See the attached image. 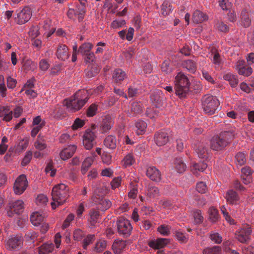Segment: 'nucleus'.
Instances as JSON below:
<instances>
[{
    "label": "nucleus",
    "instance_id": "c9c22d12",
    "mask_svg": "<svg viewBox=\"0 0 254 254\" xmlns=\"http://www.w3.org/2000/svg\"><path fill=\"white\" fill-rule=\"evenodd\" d=\"M93 45L89 42H85L83 43L79 47L78 52L81 54L82 56L87 54L91 52V49L93 48Z\"/></svg>",
    "mask_w": 254,
    "mask_h": 254
},
{
    "label": "nucleus",
    "instance_id": "79ce46f5",
    "mask_svg": "<svg viewBox=\"0 0 254 254\" xmlns=\"http://www.w3.org/2000/svg\"><path fill=\"white\" fill-rule=\"evenodd\" d=\"M209 218L213 222H215L218 220L219 218V215L218 214V210L213 207H210L209 209Z\"/></svg>",
    "mask_w": 254,
    "mask_h": 254
},
{
    "label": "nucleus",
    "instance_id": "052dcab7",
    "mask_svg": "<svg viewBox=\"0 0 254 254\" xmlns=\"http://www.w3.org/2000/svg\"><path fill=\"white\" fill-rule=\"evenodd\" d=\"M193 217L195 223L197 224H200L203 222V217L201 215V212L200 210H196L194 212Z\"/></svg>",
    "mask_w": 254,
    "mask_h": 254
},
{
    "label": "nucleus",
    "instance_id": "bf43d9fd",
    "mask_svg": "<svg viewBox=\"0 0 254 254\" xmlns=\"http://www.w3.org/2000/svg\"><path fill=\"white\" fill-rule=\"evenodd\" d=\"M95 236L94 235H89L83 240V249L86 250L89 245L93 242L94 240Z\"/></svg>",
    "mask_w": 254,
    "mask_h": 254
},
{
    "label": "nucleus",
    "instance_id": "e2e57ef3",
    "mask_svg": "<svg viewBox=\"0 0 254 254\" xmlns=\"http://www.w3.org/2000/svg\"><path fill=\"white\" fill-rule=\"evenodd\" d=\"M23 66L24 69L27 70H34L36 67L35 64L30 60L23 62Z\"/></svg>",
    "mask_w": 254,
    "mask_h": 254
},
{
    "label": "nucleus",
    "instance_id": "412c9836",
    "mask_svg": "<svg viewBox=\"0 0 254 254\" xmlns=\"http://www.w3.org/2000/svg\"><path fill=\"white\" fill-rule=\"evenodd\" d=\"M208 18V16L205 13L196 10L192 14V21L194 23L198 24L206 21Z\"/></svg>",
    "mask_w": 254,
    "mask_h": 254
},
{
    "label": "nucleus",
    "instance_id": "7c9ffc66",
    "mask_svg": "<svg viewBox=\"0 0 254 254\" xmlns=\"http://www.w3.org/2000/svg\"><path fill=\"white\" fill-rule=\"evenodd\" d=\"M126 77V72L120 68L115 69L113 73V78L116 83L123 81Z\"/></svg>",
    "mask_w": 254,
    "mask_h": 254
},
{
    "label": "nucleus",
    "instance_id": "2f4dec72",
    "mask_svg": "<svg viewBox=\"0 0 254 254\" xmlns=\"http://www.w3.org/2000/svg\"><path fill=\"white\" fill-rule=\"evenodd\" d=\"M223 79L228 81L232 87H236L239 82L237 76L231 73H225L223 75Z\"/></svg>",
    "mask_w": 254,
    "mask_h": 254
},
{
    "label": "nucleus",
    "instance_id": "aec40b11",
    "mask_svg": "<svg viewBox=\"0 0 254 254\" xmlns=\"http://www.w3.org/2000/svg\"><path fill=\"white\" fill-rule=\"evenodd\" d=\"M56 56L58 59L62 61H65L69 56L68 49L65 45H60L58 46Z\"/></svg>",
    "mask_w": 254,
    "mask_h": 254
},
{
    "label": "nucleus",
    "instance_id": "a211bd4d",
    "mask_svg": "<svg viewBox=\"0 0 254 254\" xmlns=\"http://www.w3.org/2000/svg\"><path fill=\"white\" fill-rule=\"evenodd\" d=\"M76 146L74 145H68L64 148L60 153V157L62 160H66L71 157L76 150Z\"/></svg>",
    "mask_w": 254,
    "mask_h": 254
},
{
    "label": "nucleus",
    "instance_id": "39448f33",
    "mask_svg": "<svg viewBox=\"0 0 254 254\" xmlns=\"http://www.w3.org/2000/svg\"><path fill=\"white\" fill-rule=\"evenodd\" d=\"M220 103L216 97L206 95L202 98V106L204 112L212 115L219 110Z\"/></svg>",
    "mask_w": 254,
    "mask_h": 254
},
{
    "label": "nucleus",
    "instance_id": "5fc2aeb1",
    "mask_svg": "<svg viewBox=\"0 0 254 254\" xmlns=\"http://www.w3.org/2000/svg\"><path fill=\"white\" fill-rule=\"evenodd\" d=\"M53 113L54 117L58 119L63 118L64 116V111L63 108L57 106L54 110Z\"/></svg>",
    "mask_w": 254,
    "mask_h": 254
},
{
    "label": "nucleus",
    "instance_id": "393cba45",
    "mask_svg": "<svg viewBox=\"0 0 254 254\" xmlns=\"http://www.w3.org/2000/svg\"><path fill=\"white\" fill-rule=\"evenodd\" d=\"M227 201L230 204H237L239 201V196L237 193L233 190H229L225 196Z\"/></svg>",
    "mask_w": 254,
    "mask_h": 254
},
{
    "label": "nucleus",
    "instance_id": "a18cd8bd",
    "mask_svg": "<svg viewBox=\"0 0 254 254\" xmlns=\"http://www.w3.org/2000/svg\"><path fill=\"white\" fill-rule=\"evenodd\" d=\"M221 249L219 246L207 248L203 251V254H221Z\"/></svg>",
    "mask_w": 254,
    "mask_h": 254
},
{
    "label": "nucleus",
    "instance_id": "7ed1b4c3",
    "mask_svg": "<svg viewBox=\"0 0 254 254\" xmlns=\"http://www.w3.org/2000/svg\"><path fill=\"white\" fill-rule=\"evenodd\" d=\"M69 188L64 184H60L53 187L52 191L53 201L51 204L53 209L63 204L68 198Z\"/></svg>",
    "mask_w": 254,
    "mask_h": 254
},
{
    "label": "nucleus",
    "instance_id": "e433bc0d",
    "mask_svg": "<svg viewBox=\"0 0 254 254\" xmlns=\"http://www.w3.org/2000/svg\"><path fill=\"white\" fill-rule=\"evenodd\" d=\"M175 168L179 173L184 172L186 168V165L181 158H176L174 162Z\"/></svg>",
    "mask_w": 254,
    "mask_h": 254
},
{
    "label": "nucleus",
    "instance_id": "f8f14e48",
    "mask_svg": "<svg viewBox=\"0 0 254 254\" xmlns=\"http://www.w3.org/2000/svg\"><path fill=\"white\" fill-rule=\"evenodd\" d=\"M23 239L21 237H12L6 241L5 247L9 251L18 250L21 247Z\"/></svg>",
    "mask_w": 254,
    "mask_h": 254
},
{
    "label": "nucleus",
    "instance_id": "bb28decb",
    "mask_svg": "<svg viewBox=\"0 0 254 254\" xmlns=\"http://www.w3.org/2000/svg\"><path fill=\"white\" fill-rule=\"evenodd\" d=\"M3 117V120L8 122L12 119V112L8 107L0 106V117Z\"/></svg>",
    "mask_w": 254,
    "mask_h": 254
},
{
    "label": "nucleus",
    "instance_id": "a878e982",
    "mask_svg": "<svg viewBox=\"0 0 254 254\" xmlns=\"http://www.w3.org/2000/svg\"><path fill=\"white\" fill-rule=\"evenodd\" d=\"M95 157H96V155L94 153L92 156L88 157L84 160L82 164L81 169V172L83 175L86 173L89 168L93 163Z\"/></svg>",
    "mask_w": 254,
    "mask_h": 254
},
{
    "label": "nucleus",
    "instance_id": "dca6fc26",
    "mask_svg": "<svg viewBox=\"0 0 254 254\" xmlns=\"http://www.w3.org/2000/svg\"><path fill=\"white\" fill-rule=\"evenodd\" d=\"M94 201L98 205V208L101 211H106L112 205L111 201L105 197H97L94 198Z\"/></svg>",
    "mask_w": 254,
    "mask_h": 254
},
{
    "label": "nucleus",
    "instance_id": "c03bdc74",
    "mask_svg": "<svg viewBox=\"0 0 254 254\" xmlns=\"http://www.w3.org/2000/svg\"><path fill=\"white\" fill-rule=\"evenodd\" d=\"M98 105L96 103L92 104L86 110V115L88 117L94 116L98 110Z\"/></svg>",
    "mask_w": 254,
    "mask_h": 254
},
{
    "label": "nucleus",
    "instance_id": "8fccbe9b",
    "mask_svg": "<svg viewBox=\"0 0 254 254\" xmlns=\"http://www.w3.org/2000/svg\"><path fill=\"white\" fill-rule=\"evenodd\" d=\"M215 26L218 30L223 32H227L229 30V26L221 21H217Z\"/></svg>",
    "mask_w": 254,
    "mask_h": 254
},
{
    "label": "nucleus",
    "instance_id": "6ab92c4d",
    "mask_svg": "<svg viewBox=\"0 0 254 254\" xmlns=\"http://www.w3.org/2000/svg\"><path fill=\"white\" fill-rule=\"evenodd\" d=\"M46 217V215L45 213L35 212L31 215L30 221L33 225L39 226L44 222Z\"/></svg>",
    "mask_w": 254,
    "mask_h": 254
},
{
    "label": "nucleus",
    "instance_id": "20e7f679",
    "mask_svg": "<svg viewBox=\"0 0 254 254\" xmlns=\"http://www.w3.org/2000/svg\"><path fill=\"white\" fill-rule=\"evenodd\" d=\"M174 84L176 95L180 98L186 97L190 90L189 77L182 72H178L175 77Z\"/></svg>",
    "mask_w": 254,
    "mask_h": 254
},
{
    "label": "nucleus",
    "instance_id": "4c0bfd02",
    "mask_svg": "<svg viewBox=\"0 0 254 254\" xmlns=\"http://www.w3.org/2000/svg\"><path fill=\"white\" fill-rule=\"evenodd\" d=\"M54 248L53 244H44L42 245L39 250V254H48L51 253Z\"/></svg>",
    "mask_w": 254,
    "mask_h": 254
},
{
    "label": "nucleus",
    "instance_id": "774afa93",
    "mask_svg": "<svg viewBox=\"0 0 254 254\" xmlns=\"http://www.w3.org/2000/svg\"><path fill=\"white\" fill-rule=\"evenodd\" d=\"M50 67L48 61L46 59H42L39 62V68L42 71H46Z\"/></svg>",
    "mask_w": 254,
    "mask_h": 254
},
{
    "label": "nucleus",
    "instance_id": "2eb2a0df",
    "mask_svg": "<svg viewBox=\"0 0 254 254\" xmlns=\"http://www.w3.org/2000/svg\"><path fill=\"white\" fill-rule=\"evenodd\" d=\"M150 100L154 106L156 108H159L162 105L163 102V93L159 89L153 90L150 95Z\"/></svg>",
    "mask_w": 254,
    "mask_h": 254
},
{
    "label": "nucleus",
    "instance_id": "0eeeda50",
    "mask_svg": "<svg viewBox=\"0 0 254 254\" xmlns=\"http://www.w3.org/2000/svg\"><path fill=\"white\" fill-rule=\"evenodd\" d=\"M95 129V125H93L91 128L87 129L83 135V144L86 149H91L95 144L96 135L93 131Z\"/></svg>",
    "mask_w": 254,
    "mask_h": 254
},
{
    "label": "nucleus",
    "instance_id": "37998d69",
    "mask_svg": "<svg viewBox=\"0 0 254 254\" xmlns=\"http://www.w3.org/2000/svg\"><path fill=\"white\" fill-rule=\"evenodd\" d=\"M135 162V160L131 154H128L124 158L122 161V164L124 167L127 168L132 165Z\"/></svg>",
    "mask_w": 254,
    "mask_h": 254
},
{
    "label": "nucleus",
    "instance_id": "49530a36",
    "mask_svg": "<svg viewBox=\"0 0 254 254\" xmlns=\"http://www.w3.org/2000/svg\"><path fill=\"white\" fill-rule=\"evenodd\" d=\"M99 72V69L96 65H93L86 70V75L88 78L96 76Z\"/></svg>",
    "mask_w": 254,
    "mask_h": 254
},
{
    "label": "nucleus",
    "instance_id": "4d7b16f0",
    "mask_svg": "<svg viewBox=\"0 0 254 254\" xmlns=\"http://www.w3.org/2000/svg\"><path fill=\"white\" fill-rule=\"evenodd\" d=\"M170 60H165L161 64L162 71L166 73L170 72L171 71V67L170 66Z\"/></svg>",
    "mask_w": 254,
    "mask_h": 254
},
{
    "label": "nucleus",
    "instance_id": "ddd939ff",
    "mask_svg": "<svg viewBox=\"0 0 254 254\" xmlns=\"http://www.w3.org/2000/svg\"><path fill=\"white\" fill-rule=\"evenodd\" d=\"M146 175L151 181L155 182H160L162 179L160 171L154 166H150L146 169Z\"/></svg>",
    "mask_w": 254,
    "mask_h": 254
},
{
    "label": "nucleus",
    "instance_id": "cd10ccee",
    "mask_svg": "<svg viewBox=\"0 0 254 254\" xmlns=\"http://www.w3.org/2000/svg\"><path fill=\"white\" fill-rule=\"evenodd\" d=\"M142 112V104L140 102H134L132 103L130 112L129 113L130 116H135L140 114Z\"/></svg>",
    "mask_w": 254,
    "mask_h": 254
},
{
    "label": "nucleus",
    "instance_id": "864d4df0",
    "mask_svg": "<svg viewBox=\"0 0 254 254\" xmlns=\"http://www.w3.org/2000/svg\"><path fill=\"white\" fill-rule=\"evenodd\" d=\"M47 197L43 194L38 195L36 199V203L38 205L45 206L47 204Z\"/></svg>",
    "mask_w": 254,
    "mask_h": 254
},
{
    "label": "nucleus",
    "instance_id": "13d9d810",
    "mask_svg": "<svg viewBox=\"0 0 254 254\" xmlns=\"http://www.w3.org/2000/svg\"><path fill=\"white\" fill-rule=\"evenodd\" d=\"M126 24L124 20H115L111 23V27L113 29H119L122 27Z\"/></svg>",
    "mask_w": 254,
    "mask_h": 254
},
{
    "label": "nucleus",
    "instance_id": "de8ad7c7",
    "mask_svg": "<svg viewBox=\"0 0 254 254\" xmlns=\"http://www.w3.org/2000/svg\"><path fill=\"white\" fill-rule=\"evenodd\" d=\"M147 125L145 122L142 121H139L136 123L135 127L136 128V133L137 134H142L144 133L146 127Z\"/></svg>",
    "mask_w": 254,
    "mask_h": 254
},
{
    "label": "nucleus",
    "instance_id": "603ef678",
    "mask_svg": "<svg viewBox=\"0 0 254 254\" xmlns=\"http://www.w3.org/2000/svg\"><path fill=\"white\" fill-rule=\"evenodd\" d=\"M235 157L236 164L238 165H243L246 162V155L243 153H238Z\"/></svg>",
    "mask_w": 254,
    "mask_h": 254
},
{
    "label": "nucleus",
    "instance_id": "4be33fe9",
    "mask_svg": "<svg viewBox=\"0 0 254 254\" xmlns=\"http://www.w3.org/2000/svg\"><path fill=\"white\" fill-rule=\"evenodd\" d=\"M168 243V240L165 238H158L149 241L148 245L149 246L154 249H159L163 248Z\"/></svg>",
    "mask_w": 254,
    "mask_h": 254
},
{
    "label": "nucleus",
    "instance_id": "f704fd0d",
    "mask_svg": "<svg viewBox=\"0 0 254 254\" xmlns=\"http://www.w3.org/2000/svg\"><path fill=\"white\" fill-rule=\"evenodd\" d=\"M86 4H81L77 6L76 8L75 9V15L78 16V19L79 21H82L86 13Z\"/></svg>",
    "mask_w": 254,
    "mask_h": 254
},
{
    "label": "nucleus",
    "instance_id": "f3484780",
    "mask_svg": "<svg viewBox=\"0 0 254 254\" xmlns=\"http://www.w3.org/2000/svg\"><path fill=\"white\" fill-rule=\"evenodd\" d=\"M154 139L158 146L164 145L169 141L168 133L164 130L160 131L155 134Z\"/></svg>",
    "mask_w": 254,
    "mask_h": 254
},
{
    "label": "nucleus",
    "instance_id": "4468645a",
    "mask_svg": "<svg viewBox=\"0 0 254 254\" xmlns=\"http://www.w3.org/2000/svg\"><path fill=\"white\" fill-rule=\"evenodd\" d=\"M251 11L249 5L243 8L241 13V23L244 27H248L251 23Z\"/></svg>",
    "mask_w": 254,
    "mask_h": 254
},
{
    "label": "nucleus",
    "instance_id": "c85d7f7f",
    "mask_svg": "<svg viewBox=\"0 0 254 254\" xmlns=\"http://www.w3.org/2000/svg\"><path fill=\"white\" fill-rule=\"evenodd\" d=\"M89 215V218L88 219V221L90 223V225L91 227L94 226L98 221L100 217V213L98 210L92 209L90 210Z\"/></svg>",
    "mask_w": 254,
    "mask_h": 254
},
{
    "label": "nucleus",
    "instance_id": "c756f323",
    "mask_svg": "<svg viewBox=\"0 0 254 254\" xmlns=\"http://www.w3.org/2000/svg\"><path fill=\"white\" fill-rule=\"evenodd\" d=\"M126 247V243L124 241H117L112 245V249L115 254H121Z\"/></svg>",
    "mask_w": 254,
    "mask_h": 254
},
{
    "label": "nucleus",
    "instance_id": "f03ea898",
    "mask_svg": "<svg viewBox=\"0 0 254 254\" xmlns=\"http://www.w3.org/2000/svg\"><path fill=\"white\" fill-rule=\"evenodd\" d=\"M90 96L86 90H79L76 92L71 99H65L64 105L71 112L79 110L87 102Z\"/></svg>",
    "mask_w": 254,
    "mask_h": 254
},
{
    "label": "nucleus",
    "instance_id": "72a5a7b5",
    "mask_svg": "<svg viewBox=\"0 0 254 254\" xmlns=\"http://www.w3.org/2000/svg\"><path fill=\"white\" fill-rule=\"evenodd\" d=\"M182 65L184 68H186L190 73H194L196 71V64L192 60L185 61L182 64Z\"/></svg>",
    "mask_w": 254,
    "mask_h": 254
},
{
    "label": "nucleus",
    "instance_id": "9b49d317",
    "mask_svg": "<svg viewBox=\"0 0 254 254\" xmlns=\"http://www.w3.org/2000/svg\"><path fill=\"white\" fill-rule=\"evenodd\" d=\"M16 22L18 24H23L28 22L32 15L31 8L24 7L22 9L17 11Z\"/></svg>",
    "mask_w": 254,
    "mask_h": 254
},
{
    "label": "nucleus",
    "instance_id": "f257e3e1",
    "mask_svg": "<svg viewBox=\"0 0 254 254\" xmlns=\"http://www.w3.org/2000/svg\"><path fill=\"white\" fill-rule=\"evenodd\" d=\"M238 134V130L231 127L228 130L222 131L219 135L214 136L210 142L211 149L220 151L225 148Z\"/></svg>",
    "mask_w": 254,
    "mask_h": 254
},
{
    "label": "nucleus",
    "instance_id": "58836bf2",
    "mask_svg": "<svg viewBox=\"0 0 254 254\" xmlns=\"http://www.w3.org/2000/svg\"><path fill=\"white\" fill-rule=\"evenodd\" d=\"M147 194L150 198H154L160 195L159 189L155 186H149L147 190Z\"/></svg>",
    "mask_w": 254,
    "mask_h": 254
},
{
    "label": "nucleus",
    "instance_id": "473e14b6",
    "mask_svg": "<svg viewBox=\"0 0 254 254\" xmlns=\"http://www.w3.org/2000/svg\"><path fill=\"white\" fill-rule=\"evenodd\" d=\"M104 144L107 148L114 149L116 148L117 146V139L115 136L109 135L105 138Z\"/></svg>",
    "mask_w": 254,
    "mask_h": 254
},
{
    "label": "nucleus",
    "instance_id": "a19ab883",
    "mask_svg": "<svg viewBox=\"0 0 254 254\" xmlns=\"http://www.w3.org/2000/svg\"><path fill=\"white\" fill-rule=\"evenodd\" d=\"M207 165L204 162H200L197 164H194L191 167V171L193 173L197 174V171L199 172L204 171L207 168Z\"/></svg>",
    "mask_w": 254,
    "mask_h": 254
},
{
    "label": "nucleus",
    "instance_id": "69168bd1",
    "mask_svg": "<svg viewBox=\"0 0 254 254\" xmlns=\"http://www.w3.org/2000/svg\"><path fill=\"white\" fill-rule=\"evenodd\" d=\"M210 239L216 244H220L222 242V237L218 233H213L210 235Z\"/></svg>",
    "mask_w": 254,
    "mask_h": 254
},
{
    "label": "nucleus",
    "instance_id": "9d476101",
    "mask_svg": "<svg viewBox=\"0 0 254 254\" xmlns=\"http://www.w3.org/2000/svg\"><path fill=\"white\" fill-rule=\"evenodd\" d=\"M252 232L251 227L249 225H244L239 231H236V238L241 243H246L250 239Z\"/></svg>",
    "mask_w": 254,
    "mask_h": 254
},
{
    "label": "nucleus",
    "instance_id": "09e8293b",
    "mask_svg": "<svg viewBox=\"0 0 254 254\" xmlns=\"http://www.w3.org/2000/svg\"><path fill=\"white\" fill-rule=\"evenodd\" d=\"M171 12V6L168 1H164L161 5V12L163 16L169 14Z\"/></svg>",
    "mask_w": 254,
    "mask_h": 254
},
{
    "label": "nucleus",
    "instance_id": "3c124183",
    "mask_svg": "<svg viewBox=\"0 0 254 254\" xmlns=\"http://www.w3.org/2000/svg\"><path fill=\"white\" fill-rule=\"evenodd\" d=\"M170 226L166 225H161L157 228L158 231L163 236H168L170 234Z\"/></svg>",
    "mask_w": 254,
    "mask_h": 254
},
{
    "label": "nucleus",
    "instance_id": "b1692460",
    "mask_svg": "<svg viewBox=\"0 0 254 254\" xmlns=\"http://www.w3.org/2000/svg\"><path fill=\"white\" fill-rule=\"evenodd\" d=\"M113 124V119L110 116H105L101 124L100 128L102 131L103 132H106L108 131L112 128Z\"/></svg>",
    "mask_w": 254,
    "mask_h": 254
},
{
    "label": "nucleus",
    "instance_id": "1a4fd4ad",
    "mask_svg": "<svg viewBox=\"0 0 254 254\" xmlns=\"http://www.w3.org/2000/svg\"><path fill=\"white\" fill-rule=\"evenodd\" d=\"M28 186V181L24 175H20L15 180L13 186L14 192L16 194H22Z\"/></svg>",
    "mask_w": 254,
    "mask_h": 254
},
{
    "label": "nucleus",
    "instance_id": "338daca9",
    "mask_svg": "<svg viewBox=\"0 0 254 254\" xmlns=\"http://www.w3.org/2000/svg\"><path fill=\"white\" fill-rule=\"evenodd\" d=\"M106 247V243L105 241H101L96 243L95 250L97 252H102Z\"/></svg>",
    "mask_w": 254,
    "mask_h": 254
},
{
    "label": "nucleus",
    "instance_id": "6e6d98bb",
    "mask_svg": "<svg viewBox=\"0 0 254 254\" xmlns=\"http://www.w3.org/2000/svg\"><path fill=\"white\" fill-rule=\"evenodd\" d=\"M253 71L252 68L248 66L247 65L244 67L243 68L238 70L239 74L245 76H248L250 75Z\"/></svg>",
    "mask_w": 254,
    "mask_h": 254
},
{
    "label": "nucleus",
    "instance_id": "5701e85b",
    "mask_svg": "<svg viewBox=\"0 0 254 254\" xmlns=\"http://www.w3.org/2000/svg\"><path fill=\"white\" fill-rule=\"evenodd\" d=\"M9 207L14 212V213L19 214L23 212L24 203L22 200H17L9 203Z\"/></svg>",
    "mask_w": 254,
    "mask_h": 254
},
{
    "label": "nucleus",
    "instance_id": "ea45409f",
    "mask_svg": "<svg viewBox=\"0 0 254 254\" xmlns=\"http://www.w3.org/2000/svg\"><path fill=\"white\" fill-rule=\"evenodd\" d=\"M175 236L177 239L181 243H186L189 239L188 235L180 230L175 232Z\"/></svg>",
    "mask_w": 254,
    "mask_h": 254
},
{
    "label": "nucleus",
    "instance_id": "423d86ee",
    "mask_svg": "<svg viewBox=\"0 0 254 254\" xmlns=\"http://www.w3.org/2000/svg\"><path fill=\"white\" fill-rule=\"evenodd\" d=\"M117 226L120 235L125 238L130 235L132 227L129 220L124 218H120L117 221Z\"/></svg>",
    "mask_w": 254,
    "mask_h": 254
},
{
    "label": "nucleus",
    "instance_id": "6e6552de",
    "mask_svg": "<svg viewBox=\"0 0 254 254\" xmlns=\"http://www.w3.org/2000/svg\"><path fill=\"white\" fill-rule=\"evenodd\" d=\"M194 149L199 158L207 160L211 156V153L206 143L198 142L194 145Z\"/></svg>",
    "mask_w": 254,
    "mask_h": 254
},
{
    "label": "nucleus",
    "instance_id": "680f3d73",
    "mask_svg": "<svg viewBox=\"0 0 254 254\" xmlns=\"http://www.w3.org/2000/svg\"><path fill=\"white\" fill-rule=\"evenodd\" d=\"M32 156V153L31 151L26 152L22 161L21 162V165L23 166L27 165L31 161Z\"/></svg>",
    "mask_w": 254,
    "mask_h": 254
},
{
    "label": "nucleus",
    "instance_id": "0e129e2a",
    "mask_svg": "<svg viewBox=\"0 0 254 254\" xmlns=\"http://www.w3.org/2000/svg\"><path fill=\"white\" fill-rule=\"evenodd\" d=\"M39 34V29L37 26L31 27L28 32V34L29 36L33 39H34L36 37H37Z\"/></svg>",
    "mask_w": 254,
    "mask_h": 254
}]
</instances>
